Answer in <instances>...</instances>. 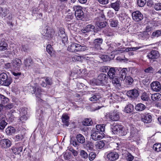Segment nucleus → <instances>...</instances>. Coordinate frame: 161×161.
<instances>
[{"instance_id":"f257e3e1","label":"nucleus","mask_w":161,"mask_h":161,"mask_svg":"<svg viewBox=\"0 0 161 161\" xmlns=\"http://www.w3.org/2000/svg\"><path fill=\"white\" fill-rule=\"evenodd\" d=\"M84 44H81V45L76 43L72 44L69 46L67 49L69 51L72 53L84 51L87 49V47L85 44H87L88 42L86 41L84 42Z\"/></svg>"},{"instance_id":"f03ea898","label":"nucleus","mask_w":161,"mask_h":161,"mask_svg":"<svg viewBox=\"0 0 161 161\" xmlns=\"http://www.w3.org/2000/svg\"><path fill=\"white\" fill-rule=\"evenodd\" d=\"M108 80V76L104 74H100L97 79H93L90 80V83L92 85H100L105 84Z\"/></svg>"},{"instance_id":"7ed1b4c3","label":"nucleus","mask_w":161,"mask_h":161,"mask_svg":"<svg viewBox=\"0 0 161 161\" xmlns=\"http://www.w3.org/2000/svg\"><path fill=\"white\" fill-rule=\"evenodd\" d=\"M73 8L75 11V15L77 19H81L84 17V13L82 10V7L79 6H75Z\"/></svg>"},{"instance_id":"20e7f679","label":"nucleus","mask_w":161,"mask_h":161,"mask_svg":"<svg viewBox=\"0 0 161 161\" xmlns=\"http://www.w3.org/2000/svg\"><path fill=\"white\" fill-rule=\"evenodd\" d=\"M120 69L118 67H111L110 68L108 73V76L110 79L116 77V75H118L119 72V71Z\"/></svg>"},{"instance_id":"39448f33","label":"nucleus","mask_w":161,"mask_h":161,"mask_svg":"<svg viewBox=\"0 0 161 161\" xmlns=\"http://www.w3.org/2000/svg\"><path fill=\"white\" fill-rule=\"evenodd\" d=\"M12 145L11 141L8 139H4L0 140V147L3 149L9 148Z\"/></svg>"},{"instance_id":"423d86ee","label":"nucleus","mask_w":161,"mask_h":161,"mask_svg":"<svg viewBox=\"0 0 161 161\" xmlns=\"http://www.w3.org/2000/svg\"><path fill=\"white\" fill-rule=\"evenodd\" d=\"M22 65L21 60L18 58H16L12 61V69L19 70Z\"/></svg>"},{"instance_id":"0eeeda50","label":"nucleus","mask_w":161,"mask_h":161,"mask_svg":"<svg viewBox=\"0 0 161 161\" xmlns=\"http://www.w3.org/2000/svg\"><path fill=\"white\" fill-rule=\"evenodd\" d=\"M23 149V147L19 143H16L11 148L12 152L15 155H19L22 151Z\"/></svg>"},{"instance_id":"6e6552de","label":"nucleus","mask_w":161,"mask_h":161,"mask_svg":"<svg viewBox=\"0 0 161 161\" xmlns=\"http://www.w3.org/2000/svg\"><path fill=\"white\" fill-rule=\"evenodd\" d=\"M132 16L133 20L136 22H139L143 18V15L138 10L133 12L132 14Z\"/></svg>"},{"instance_id":"1a4fd4ad","label":"nucleus","mask_w":161,"mask_h":161,"mask_svg":"<svg viewBox=\"0 0 161 161\" xmlns=\"http://www.w3.org/2000/svg\"><path fill=\"white\" fill-rule=\"evenodd\" d=\"M151 89L156 92H158L161 91V85L159 82L157 81H153L150 84Z\"/></svg>"},{"instance_id":"9d476101","label":"nucleus","mask_w":161,"mask_h":161,"mask_svg":"<svg viewBox=\"0 0 161 161\" xmlns=\"http://www.w3.org/2000/svg\"><path fill=\"white\" fill-rule=\"evenodd\" d=\"M104 134L100 133L95 130L92 131V133L91 135L92 137V139L96 141L102 139L104 137Z\"/></svg>"},{"instance_id":"9b49d317","label":"nucleus","mask_w":161,"mask_h":161,"mask_svg":"<svg viewBox=\"0 0 161 161\" xmlns=\"http://www.w3.org/2000/svg\"><path fill=\"white\" fill-rule=\"evenodd\" d=\"M103 40L102 38H97L94 41L93 47L96 50L101 49V45L102 43Z\"/></svg>"},{"instance_id":"f8f14e48","label":"nucleus","mask_w":161,"mask_h":161,"mask_svg":"<svg viewBox=\"0 0 161 161\" xmlns=\"http://www.w3.org/2000/svg\"><path fill=\"white\" fill-rule=\"evenodd\" d=\"M159 56V53L157 51L152 50L148 54L147 57L150 59L151 61V60L157 58Z\"/></svg>"},{"instance_id":"ddd939ff","label":"nucleus","mask_w":161,"mask_h":161,"mask_svg":"<svg viewBox=\"0 0 161 161\" xmlns=\"http://www.w3.org/2000/svg\"><path fill=\"white\" fill-rule=\"evenodd\" d=\"M31 90L32 94H35L36 100L39 101L40 97V89L39 87L37 86L35 87H32L31 88Z\"/></svg>"},{"instance_id":"4468645a","label":"nucleus","mask_w":161,"mask_h":161,"mask_svg":"<svg viewBox=\"0 0 161 161\" xmlns=\"http://www.w3.org/2000/svg\"><path fill=\"white\" fill-rule=\"evenodd\" d=\"M127 95L130 97L134 98L138 97L139 95L138 91L136 89L130 90L127 92Z\"/></svg>"},{"instance_id":"2eb2a0df","label":"nucleus","mask_w":161,"mask_h":161,"mask_svg":"<svg viewBox=\"0 0 161 161\" xmlns=\"http://www.w3.org/2000/svg\"><path fill=\"white\" fill-rule=\"evenodd\" d=\"M119 157L118 154L116 152H111L107 155L108 158L110 161H115Z\"/></svg>"},{"instance_id":"dca6fc26","label":"nucleus","mask_w":161,"mask_h":161,"mask_svg":"<svg viewBox=\"0 0 161 161\" xmlns=\"http://www.w3.org/2000/svg\"><path fill=\"white\" fill-rule=\"evenodd\" d=\"M109 119L113 121H117L119 119V112H114L110 113L109 114Z\"/></svg>"},{"instance_id":"f3484780","label":"nucleus","mask_w":161,"mask_h":161,"mask_svg":"<svg viewBox=\"0 0 161 161\" xmlns=\"http://www.w3.org/2000/svg\"><path fill=\"white\" fill-rule=\"evenodd\" d=\"M8 44L5 39H2L0 40V51H4L8 49Z\"/></svg>"},{"instance_id":"a211bd4d","label":"nucleus","mask_w":161,"mask_h":161,"mask_svg":"<svg viewBox=\"0 0 161 161\" xmlns=\"http://www.w3.org/2000/svg\"><path fill=\"white\" fill-rule=\"evenodd\" d=\"M7 124L4 116L3 114H0V130H3Z\"/></svg>"},{"instance_id":"6ab92c4d","label":"nucleus","mask_w":161,"mask_h":161,"mask_svg":"<svg viewBox=\"0 0 161 161\" xmlns=\"http://www.w3.org/2000/svg\"><path fill=\"white\" fill-rule=\"evenodd\" d=\"M152 116L149 114L143 115L142 117V120L145 123H150L152 121Z\"/></svg>"},{"instance_id":"aec40b11","label":"nucleus","mask_w":161,"mask_h":161,"mask_svg":"<svg viewBox=\"0 0 161 161\" xmlns=\"http://www.w3.org/2000/svg\"><path fill=\"white\" fill-rule=\"evenodd\" d=\"M95 29V26L91 24L86 25L84 29L81 30V31L83 33H87L90 31H93Z\"/></svg>"},{"instance_id":"412c9836","label":"nucleus","mask_w":161,"mask_h":161,"mask_svg":"<svg viewBox=\"0 0 161 161\" xmlns=\"http://www.w3.org/2000/svg\"><path fill=\"white\" fill-rule=\"evenodd\" d=\"M120 69H119V72L118 75H119L120 78H121L122 80H124L126 77V75L127 72V69L126 68H123L122 69L121 68L118 67Z\"/></svg>"},{"instance_id":"4be33fe9","label":"nucleus","mask_w":161,"mask_h":161,"mask_svg":"<svg viewBox=\"0 0 161 161\" xmlns=\"http://www.w3.org/2000/svg\"><path fill=\"white\" fill-rule=\"evenodd\" d=\"M54 33L55 31L54 30L48 27L47 28L46 33L44 36L49 38H52L54 36Z\"/></svg>"},{"instance_id":"5701e85b","label":"nucleus","mask_w":161,"mask_h":161,"mask_svg":"<svg viewBox=\"0 0 161 161\" xmlns=\"http://www.w3.org/2000/svg\"><path fill=\"white\" fill-rule=\"evenodd\" d=\"M120 4L121 2L119 1H117L115 3H111L110 6L111 8H113L115 11H118L119 9Z\"/></svg>"},{"instance_id":"b1692460","label":"nucleus","mask_w":161,"mask_h":161,"mask_svg":"<svg viewBox=\"0 0 161 161\" xmlns=\"http://www.w3.org/2000/svg\"><path fill=\"white\" fill-rule=\"evenodd\" d=\"M120 129H122V125H117L114 126L112 128V132L114 134L119 133Z\"/></svg>"},{"instance_id":"393cba45","label":"nucleus","mask_w":161,"mask_h":161,"mask_svg":"<svg viewBox=\"0 0 161 161\" xmlns=\"http://www.w3.org/2000/svg\"><path fill=\"white\" fill-rule=\"evenodd\" d=\"M24 64L25 67L29 68L33 65V62L31 58H28L24 60Z\"/></svg>"},{"instance_id":"a878e982","label":"nucleus","mask_w":161,"mask_h":161,"mask_svg":"<svg viewBox=\"0 0 161 161\" xmlns=\"http://www.w3.org/2000/svg\"><path fill=\"white\" fill-rule=\"evenodd\" d=\"M101 97L99 93H95L92 95V97H90L89 100L93 103H95Z\"/></svg>"},{"instance_id":"bb28decb","label":"nucleus","mask_w":161,"mask_h":161,"mask_svg":"<svg viewBox=\"0 0 161 161\" xmlns=\"http://www.w3.org/2000/svg\"><path fill=\"white\" fill-rule=\"evenodd\" d=\"M25 134L24 133H18L14 137V139L15 142H19L22 141L24 138Z\"/></svg>"},{"instance_id":"cd10ccee","label":"nucleus","mask_w":161,"mask_h":161,"mask_svg":"<svg viewBox=\"0 0 161 161\" xmlns=\"http://www.w3.org/2000/svg\"><path fill=\"white\" fill-rule=\"evenodd\" d=\"M62 122L65 124V125L68 126L69 125V117L66 114H63L62 117Z\"/></svg>"},{"instance_id":"c85d7f7f","label":"nucleus","mask_w":161,"mask_h":161,"mask_svg":"<svg viewBox=\"0 0 161 161\" xmlns=\"http://www.w3.org/2000/svg\"><path fill=\"white\" fill-rule=\"evenodd\" d=\"M0 101L1 102L0 104L4 106L5 105L9 102V99L3 95L1 94L0 95Z\"/></svg>"},{"instance_id":"c756f323","label":"nucleus","mask_w":161,"mask_h":161,"mask_svg":"<svg viewBox=\"0 0 161 161\" xmlns=\"http://www.w3.org/2000/svg\"><path fill=\"white\" fill-rule=\"evenodd\" d=\"M112 83L114 86L116 87H119L121 86V83L120 80L118 78L116 77H113L112 78Z\"/></svg>"},{"instance_id":"7c9ffc66","label":"nucleus","mask_w":161,"mask_h":161,"mask_svg":"<svg viewBox=\"0 0 161 161\" xmlns=\"http://www.w3.org/2000/svg\"><path fill=\"white\" fill-rule=\"evenodd\" d=\"M151 99L154 101H158L161 100V94L159 93H156L152 95Z\"/></svg>"},{"instance_id":"2f4dec72","label":"nucleus","mask_w":161,"mask_h":161,"mask_svg":"<svg viewBox=\"0 0 161 161\" xmlns=\"http://www.w3.org/2000/svg\"><path fill=\"white\" fill-rule=\"evenodd\" d=\"M8 10L6 8H0V16L2 18L6 16Z\"/></svg>"},{"instance_id":"473e14b6","label":"nucleus","mask_w":161,"mask_h":161,"mask_svg":"<svg viewBox=\"0 0 161 161\" xmlns=\"http://www.w3.org/2000/svg\"><path fill=\"white\" fill-rule=\"evenodd\" d=\"M134 106L130 104L127 105L125 108V111L127 113H130L133 112L134 110Z\"/></svg>"},{"instance_id":"72a5a7b5","label":"nucleus","mask_w":161,"mask_h":161,"mask_svg":"<svg viewBox=\"0 0 161 161\" xmlns=\"http://www.w3.org/2000/svg\"><path fill=\"white\" fill-rule=\"evenodd\" d=\"M15 130L14 127L12 126L8 127L6 129V132L8 135H12L15 132Z\"/></svg>"},{"instance_id":"f704fd0d","label":"nucleus","mask_w":161,"mask_h":161,"mask_svg":"<svg viewBox=\"0 0 161 161\" xmlns=\"http://www.w3.org/2000/svg\"><path fill=\"white\" fill-rule=\"evenodd\" d=\"M77 141L80 143H83L85 142V139L84 136L81 134H79L76 136Z\"/></svg>"},{"instance_id":"c9c22d12","label":"nucleus","mask_w":161,"mask_h":161,"mask_svg":"<svg viewBox=\"0 0 161 161\" xmlns=\"http://www.w3.org/2000/svg\"><path fill=\"white\" fill-rule=\"evenodd\" d=\"M105 125L104 124L97 125H96V129L97 131L100 133H103L105 130Z\"/></svg>"},{"instance_id":"e433bc0d","label":"nucleus","mask_w":161,"mask_h":161,"mask_svg":"<svg viewBox=\"0 0 161 161\" xmlns=\"http://www.w3.org/2000/svg\"><path fill=\"white\" fill-rule=\"evenodd\" d=\"M145 108V106L141 103L137 104L135 107V109L137 111H142Z\"/></svg>"},{"instance_id":"4c0bfd02","label":"nucleus","mask_w":161,"mask_h":161,"mask_svg":"<svg viewBox=\"0 0 161 161\" xmlns=\"http://www.w3.org/2000/svg\"><path fill=\"white\" fill-rule=\"evenodd\" d=\"M141 99L144 101H147L150 100L149 94L144 92L142 93L141 96Z\"/></svg>"},{"instance_id":"58836bf2","label":"nucleus","mask_w":161,"mask_h":161,"mask_svg":"<svg viewBox=\"0 0 161 161\" xmlns=\"http://www.w3.org/2000/svg\"><path fill=\"white\" fill-rule=\"evenodd\" d=\"M124 79L125 80V83L128 86L131 85L133 82V79L130 76H126L125 78Z\"/></svg>"},{"instance_id":"ea45409f","label":"nucleus","mask_w":161,"mask_h":161,"mask_svg":"<svg viewBox=\"0 0 161 161\" xmlns=\"http://www.w3.org/2000/svg\"><path fill=\"white\" fill-rule=\"evenodd\" d=\"M104 32L105 34L108 36H111L114 35L113 31L110 28L106 29Z\"/></svg>"},{"instance_id":"a19ab883","label":"nucleus","mask_w":161,"mask_h":161,"mask_svg":"<svg viewBox=\"0 0 161 161\" xmlns=\"http://www.w3.org/2000/svg\"><path fill=\"white\" fill-rule=\"evenodd\" d=\"M153 149L154 150L157 152L161 151V144L156 143L153 146Z\"/></svg>"},{"instance_id":"79ce46f5","label":"nucleus","mask_w":161,"mask_h":161,"mask_svg":"<svg viewBox=\"0 0 161 161\" xmlns=\"http://www.w3.org/2000/svg\"><path fill=\"white\" fill-rule=\"evenodd\" d=\"M80 155L82 158L84 159H87L88 158V155L86 152L84 150H81L80 151Z\"/></svg>"},{"instance_id":"37998d69","label":"nucleus","mask_w":161,"mask_h":161,"mask_svg":"<svg viewBox=\"0 0 161 161\" xmlns=\"http://www.w3.org/2000/svg\"><path fill=\"white\" fill-rule=\"evenodd\" d=\"M47 52L51 56L53 55V49L50 45H48L46 47Z\"/></svg>"},{"instance_id":"c03bdc74","label":"nucleus","mask_w":161,"mask_h":161,"mask_svg":"<svg viewBox=\"0 0 161 161\" xmlns=\"http://www.w3.org/2000/svg\"><path fill=\"white\" fill-rule=\"evenodd\" d=\"M104 142L102 141L97 142L96 145V148L98 149H101L104 146Z\"/></svg>"},{"instance_id":"a18cd8bd","label":"nucleus","mask_w":161,"mask_h":161,"mask_svg":"<svg viewBox=\"0 0 161 161\" xmlns=\"http://www.w3.org/2000/svg\"><path fill=\"white\" fill-rule=\"evenodd\" d=\"M92 123V122L91 119H86L83 121L82 124L84 125L87 126L91 125Z\"/></svg>"},{"instance_id":"49530a36","label":"nucleus","mask_w":161,"mask_h":161,"mask_svg":"<svg viewBox=\"0 0 161 161\" xmlns=\"http://www.w3.org/2000/svg\"><path fill=\"white\" fill-rule=\"evenodd\" d=\"M110 25L112 27H116L117 26L118 24V21L117 20L114 19L110 20Z\"/></svg>"},{"instance_id":"de8ad7c7","label":"nucleus","mask_w":161,"mask_h":161,"mask_svg":"<svg viewBox=\"0 0 161 161\" xmlns=\"http://www.w3.org/2000/svg\"><path fill=\"white\" fill-rule=\"evenodd\" d=\"M147 3V0H137V3L140 7H143Z\"/></svg>"},{"instance_id":"09e8293b","label":"nucleus","mask_w":161,"mask_h":161,"mask_svg":"<svg viewBox=\"0 0 161 161\" xmlns=\"http://www.w3.org/2000/svg\"><path fill=\"white\" fill-rule=\"evenodd\" d=\"M96 154L93 152L90 153L88 156L89 159L90 161H93L96 158Z\"/></svg>"},{"instance_id":"8fccbe9b","label":"nucleus","mask_w":161,"mask_h":161,"mask_svg":"<svg viewBox=\"0 0 161 161\" xmlns=\"http://www.w3.org/2000/svg\"><path fill=\"white\" fill-rule=\"evenodd\" d=\"M128 130L122 126V129H120L119 134L122 136H125L127 133Z\"/></svg>"},{"instance_id":"3c124183","label":"nucleus","mask_w":161,"mask_h":161,"mask_svg":"<svg viewBox=\"0 0 161 161\" xmlns=\"http://www.w3.org/2000/svg\"><path fill=\"white\" fill-rule=\"evenodd\" d=\"M8 76L6 73H3L0 74V79L3 81H4L7 79Z\"/></svg>"},{"instance_id":"603ef678","label":"nucleus","mask_w":161,"mask_h":161,"mask_svg":"<svg viewBox=\"0 0 161 161\" xmlns=\"http://www.w3.org/2000/svg\"><path fill=\"white\" fill-rule=\"evenodd\" d=\"M12 79L11 78H7V79H6V80H5V81H3V84L5 86H8L12 82Z\"/></svg>"},{"instance_id":"864d4df0","label":"nucleus","mask_w":161,"mask_h":161,"mask_svg":"<svg viewBox=\"0 0 161 161\" xmlns=\"http://www.w3.org/2000/svg\"><path fill=\"white\" fill-rule=\"evenodd\" d=\"M154 9L157 11L161 10V3L159 2L155 3L154 5Z\"/></svg>"},{"instance_id":"5fc2aeb1","label":"nucleus","mask_w":161,"mask_h":161,"mask_svg":"<svg viewBox=\"0 0 161 161\" xmlns=\"http://www.w3.org/2000/svg\"><path fill=\"white\" fill-rule=\"evenodd\" d=\"M81 58V57L80 56L76 55H74L72 58V60L74 62H76L80 61Z\"/></svg>"},{"instance_id":"6e6d98bb","label":"nucleus","mask_w":161,"mask_h":161,"mask_svg":"<svg viewBox=\"0 0 161 161\" xmlns=\"http://www.w3.org/2000/svg\"><path fill=\"white\" fill-rule=\"evenodd\" d=\"M152 35L155 37H158L161 36V31L158 30L153 32Z\"/></svg>"},{"instance_id":"4d7b16f0","label":"nucleus","mask_w":161,"mask_h":161,"mask_svg":"<svg viewBox=\"0 0 161 161\" xmlns=\"http://www.w3.org/2000/svg\"><path fill=\"white\" fill-rule=\"evenodd\" d=\"M126 158L127 161H132L133 160L134 157L130 153H128L126 157Z\"/></svg>"},{"instance_id":"13d9d810","label":"nucleus","mask_w":161,"mask_h":161,"mask_svg":"<svg viewBox=\"0 0 161 161\" xmlns=\"http://www.w3.org/2000/svg\"><path fill=\"white\" fill-rule=\"evenodd\" d=\"M86 147L87 149L92 150L93 149L94 146L91 142H89L86 144Z\"/></svg>"},{"instance_id":"bf43d9fd","label":"nucleus","mask_w":161,"mask_h":161,"mask_svg":"<svg viewBox=\"0 0 161 161\" xmlns=\"http://www.w3.org/2000/svg\"><path fill=\"white\" fill-rule=\"evenodd\" d=\"M154 71V69L151 67H148L144 70L145 72L147 73H153Z\"/></svg>"},{"instance_id":"052dcab7","label":"nucleus","mask_w":161,"mask_h":161,"mask_svg":"<svg viewBox=\"0 0 161 161\" xmlns=\"http://www.w3.org/2000/svg\"><path fill=\"white\" fill-rule=\"evenodd\" d=\"M58 35V36L60 37L63 36H65V31H64V30L63 29L59 28V29Z\"/></svg>"},{"instance_id":"680f3d73","label":"nucleus","mask_w":161,"mask_h":161,"mask_svg":"<svg viewBox=\"0 0 161 161\" xmlns=\"http://www.w3.org/2000/svg\"><path fill=\"white\" fill-rule=\"evenodd\" d=\"M73 18V16L72 14H69L68 15H67L65 18V20L67 21H70V20H72Z\"/></svg>"},{"instance_id":"e2e57ef3","label":"nucleus","mask_w":161,"mask_h":161,"mask_svg":"<svg viewBox=\"0 0 161 161\" xmlns=\"http://www.w3.org/2000/svg\"><path fill=\"white\" fill-rule=\"evenodd\" d=\"M101 71L104 73L107 72L109 70V68L107 66H103L101 67Z\"/></svg>"},{"instance_id":"0e129e2a","label":"nucleus","mask_w":161,"mask_h":161,"mask_svg":"<svg viewBox=\"0 0 161 161\" xmlns=\"http://www.w3.org/2000/svg\"><path fill=\"white\" fill-rule=\"evenodd\" d=\"M147 5L149 7H151L153 6L154 5V2L153 0H148L147 1Z\"/></svg>"},{"instance_id":"69168bd1","label":"nucleus","mask_w":161,"mask_h":161,"mask_svg":"<svg viewBox=\"0 0 161 161\" xmlns=\"http://www.w3.org/2000/svg\"><path fill=\"white\" fill-rule=\"evenodd\" d=\"M79 143L78 141L75 140H71L70 141V143L72 144L74 146L76 147L79 145Z\"/></svg>"},{"instance_id":"338daca9","label":"nucleus","mask_w":161,"mask_h":161,"mask_svg":"<svg viewBox=\"0 0 161 161\" xmlns=\"http://www.w3.org/2000/svg\"><path fill=\"white\" fill-rule=\"evenodd\" d=\"M101 58L103 61H107L109 60V57L107 55H102L101 56Z\"/></svg>"},{"instance_id":"774afa93","label":"nucleus","mask_w":161,"mask_h":161,"mask_svg":"<svg viewBox=\"0 0 161 161\" xmlns=\"http://www.w3.org/2000/svg\"><path fill=\"white\" fill-rule=\"evenodd\" d=\"M14 107V105L13 103H10L5 106V107L6 109L9 110L12 108Z\"/></svg>"}]
</instances>
